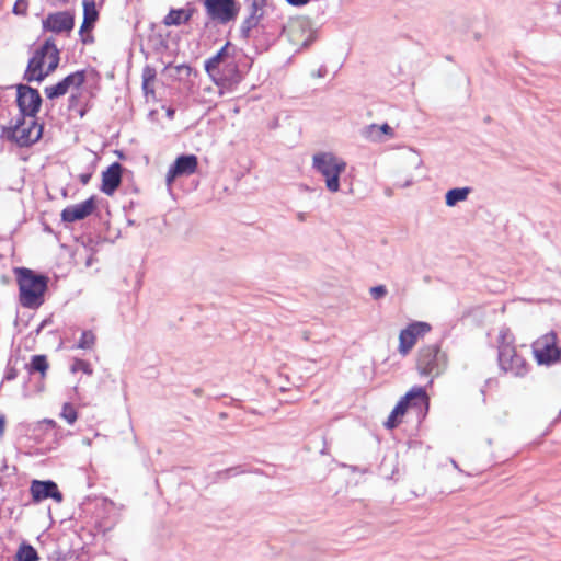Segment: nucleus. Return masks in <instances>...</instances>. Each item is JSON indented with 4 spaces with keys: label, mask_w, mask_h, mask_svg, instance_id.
<instances>
[{
    "label": "nucleus",
    "mask_w": 561,
    "mask_h": 561,
    "mask_svg": "<svg viewBox=\"0 0 561 561\" xmlns=\"http://www.w3.org/2000/svg\"><path fill=\"white\" fill-rule=\"evenodd\" d=\"M20 291V304L24 308L36 309L44 302L48 277L26 267L14 268Z\"/></svg>",
    "instance_id": "1"
},
{
    "label": "nucleus",
    "mask_w": 561,
    "mask_h": 561,
    "mask_svg": "<svg viewBox=\"0 0 561 561\" xmlns=\"http://www.w3.org/2000/svg\"><path fill=\"white\" fill-rule=\"evenodd\" d=\"M312 168L322 175L329 192L340 191V178L346 170V162L342 158L333 152H317L312 157Z\"/></svg>",
    "instance_id": "2"
},
{
    "label": "nucleus",
    "mask_w": 561,
    "mask_h": 561,
    "mask_svg": "<svg viewBox=\"0 0 561 561\" xmlns=\"http://www.w3.org/2000/svg\"><path fill=\"white\" fill-rule=\"evenodd\" d=\"M514 337L508 329H502L499 335V364L502 370L515 377H523L528 370L526 360L516 353Z\"/></svg>",
    "instance_id": "3"
},
{
    "label": "nucleus",
    "mask_w": 561,
    "mask_h": 561,
    "mask_svg": "<svg viewBox=\"0 0 561 561\" xmlns=\"http://www.w3.org/2000/svg\"><path fill=\"white\" fill-rule=\"evenodd\" d=\"M42 129L35 119L26 121L21 116L13 126L3 128L2 137L20 147H28L42 137Z\"/></svg>",
    "instance_id": "4"
},
{
    "label": "nucleus",
    "mask_w": 561,
    "mask_h": 561,
    "mask_svg": "<svg viewBox=\"0 0 561 561\" xmlns=\"http://www.w3.org/2000/svg\"><path fill=\"white\" fill-rule=\"evenodd\" d=\"M447 358L437 345H427L419 351L417 369L421 375L437 377L444 373Z\"/></svg>",
    "instance_id": "5"
},
{
    "label": "nucleus",
    "mask_w": 561,
    "mask_h": 561,
    "mask_svg": "<svg viewBox=\"0 0 561 561\" xmlns=\"http://www.w3.org/2000/svg\"><path fill=\"white\" fill-rule=\"evenodd\" d=\"M557 334L551 331L538 337L531 345L533 354L539 365L550 366L561 358V348L557 344Z\"/></svg>",
    "instance_id": "6"
},
{
    "label": "nucleus",
    "mask_w": 561,
    "mask_h": 561,
    "mask_svg": "<svg viewBox=\"0 0 561 561\" xmlns=\"http://www.w3.org/2000/svg\"><path fill=\"white\" fill-rule=\"evenodd\" d=\"M210 78L219 88V94L224 95L228 92L234 91V89L242 81L243 76L239 70L234 59H232Z\"/></svg>",
    "instance_id": "7"
},
{
    "label": "nucleus",
    "mask_w": 561,
    "mask_h": 561,
    "mask_svg": "<svg viewBox=\"0 0 561 561\" xmlns=\"http://www.w3.org/2000/svg\"><path fill=\"white\" fill-rule=\"evenodd\" d=\"M204 7L211 20L222 24L233 21L239 13V5L234 0H204Z\"/></svg>",
    "instance_id": "8"
},
{
    "label": "nucleus",
    "mask_w": 561,
    "mask_h": 561,
    "mask_svg": "<svg viewBox=\"0 0 561 561\" xmlns=\"http://www.w3.org/2000/svg\"><path fill=\"white\" fill-rule=\"evenodd\" d=\"M16 102L22 117L28 116L31 119H34L39 111L42 98L36 89L20 84L18 87Z\"/></svg>",
    "instance_id": "9"
},
{
    "label": "nucleus",
    "mask_w": 561,
    "mask_h": 561,
    "mask_svg": "<svg viewBox=\"0 0 561 561\" xmlns=\"http://www.w3.org/2000/svg\"><path fill=\"white\" fill-rule=\"evenodd\" d=\"M85 81V72L83 70L72 72L58 83L46 87L44 93L47 99L54 100L67 94L70 89L78 90Z\"/></svg>",
    "instance_id": "10"
},
{
    "label": "nucleus",
    "mask_w": 561,
    "mask_h": 561,
    "mask_svg": "<svg viewBox=\"0 0 561 561\" xmlns=\"http://www.w3.org/2000/svg\"><path fill=\"white\" fill-rule=\"evenodd\" d=\"M431 325L426 322H413L399 334V353L405 356L415 345L417 339L430 332Z\"/></svg>",
    "instance_id": "11"
},
{
    "label": "nucleus",
    "mask_w": 561,
    "mask_h": 561,
    "mask_svg": "<svg viewBox=\"0 0 561 561\" xmlns=\"http://www.w3.org/2000/svg\"><path fill=\"white\" fill-rule=\"evenodd\" d=\"M198 160L195 154L178 157L167 173V183L171 184L179 176H188L196 172Z\"/></svg>",
    "instance_id": "12"
},
{
    "label": "nucleus",
    "mask_w": 561,
    "mask_h": 561,
    "mask_svg": "<svg viewBox=\"0 0 561 561\" xmlns=\"http://www.w3.org/2000/svg\"><path fill=\"white\" fill-rule=\"evenodd\" d=\"M30 492L33 501L36 503L49 497L55 500L57 503H60L64 499L61 492L58 490L57 484L50 480H33L31 482Z\"/></svg>",
    "instance_id": "13"
},
{
    "label": "nucleus",
    "mask_w": 561,
    "mask_h": 561,
    "mask_svg": "<svg viewBox=\"0 0 561 561\" xmlns=\"http://www.w3.org/2000/svg\"><path fill=\"white\" fill-rule=\"evenodd\" d=\"M427 403V396L422 387H413L392 410L393 416L401 419L409 407H421Z\"/></svg>",
    "instance_id": "14"
},
{
    "label": "nucleus",
    "mask_w": 561,
    "mask_h": 561,
    "mask_svg": "<svg viewBox=\"0 0 561 561\" xmlns=\"http://www.w3.org/2000/svg\"><path fill=\"white\" fill-rule=\"evenodd\" d=\"M422 163L421 156L414 150H408L400 154L398 160L399 172L408 175V179L401 184L402 187L410 186L413 183L412 171L419 170Z\"/></svg>",
    "instance_id": "15"
},
{
    "label": "nucleus",
    "mask_w": 561,
    "mask_h": 561,
    "mask_svg": "<svg viewBox=\"0 0 561 561\" xmlns=\"http://www.w3.org/2000/svg\"><path fill=\"white\" fill-rule=\"evenodd\" d=\"M47 77L46 61L43 45L34 53L28 60L24 79L31 81H43Z\"/></svg>",
    "instance_id": "16"
},
{
    "label": "nucleus",
    "mask_w": 561,
    "mask_h": 561,
    "mask_svg": "<svg viewBox=\"0 0 561 561\" xmlns=\"http://www.w3.org/2000/svg\"><path fill=\"white\" fill-rule=\"evenodd\" d=\"M95 208L94 197H90L87 201L66 207L61 211V219L65 222H75L87 218L93 213Z\"/></svg>",
    "instance_id": "17"
},
{
    "label": "nucleus",
    "mask_w": 561,
    "mask_h": 561,
    "mask_svg": "<svg viewBox=\"0 0 561 561\" xmlns=\"http://www.w3.org/2000/svg\"><path fill=\"white\" fill-rule=\"evenodd\" d=\"M73 23V16L69 12L64 11L48 14L43 21V27L53 33H62L71 31Z\"/></svg>",
    "instance_id": "18"
},
{
    "label": "nucleus",
    "mask_w": 561,
    "mask_h": 561,
    "mask_svg": "<svg viewBox=\"0 0 561 561\" xmlns=\"http://www.w3.org/2000/svg\"><path fill=\"white\" fill-rule=\"evenodd\" d=\"M121 182L122 165L118 162H114L102 173L101 191L111 196L121 185Z\"/></svg>",
    "instance_id": "19"
},
{
    "label": "nucleus",
    "mask_w": 561,
    "mask_h": 561,
    "mask_svg": "<svg viewBox=\"0 0 561 561\" xmlns=\"http://www.w3.org/2000/svg\"><path fill=\"white\" fill-rule=\"evenodd\" d=\"M245 2L250 11V14L243 22L241 30L244 36L248 37L249 32L257 25L259 20L263 15L265 0H245Z\"/></svg>",
    "instance_id": "20"
},
{
    "label": "nucleus",
    "mask_w": 561,
    "mask_h": 561,
    "mask_svg": "<svg viewBox=\"0 0 561 561\" xmlns=\"http://www.w3.org/2000/svg\"><path fill=\"white\" fill-rule=\"evenodd\" d=\"M362 136L370 141L380 142L394 137V130L387 123L382 125L370 124L363 128Z\"/></svg>",
    "instance_id": "21"
},
{
    "label": "nucleus",
    "mask_w": 561,
    "mask_h": 561,
    "mask_svg": "<svg viewBox=\"0 0 561 561\" xmlns=\"http://www.w3.org/2000/svg\"><path fill=\"white\" fill-rule=\"evenodd\" d=\"M230 43H226L225 46L213 57L208 58L205 61V70L211 77L214 73H217L222 67L227 65L228 61L233 58L229 54Z\"/></svg>",
    "instance_id": "22"
},
{
    "label": "nucleus",
    "mask_w": 561,
    "mask_h": 561,
    "mask_svg": "<svg viewBox=\"0 0 561 561\" xmlns=\"http://www.w3.org/2000/svg\"><path fill=\"white\" fill-rule=\"evenodd\" d=\"M192 9H172L164 16L163 24L167 26H179L187 23L193 14Z\"/></svg>",
    "instance_id": "23"
},
{
    "label": "nucleus",
    "mask_w": 561,
    "mask_h": 561,
    "mask_svg": "<svg viewBox=\"0 0 561 561\" xmlns=\"http://www.w3.org/2000/svg\"><path fill=\"white\" fill-rule=\"evenodd\" d=\"M47 76L55 71L59 64V50L53 41H46L43 44Z\"/></svg>",
    "instance_id": "24"
},
{
    "label": "nucleus",
    "mask_w": 561,
    "mask_h": 561,
    "mask_svg": "<svg viewBox=\"0 0 561 561\" xmlns=\"http://www.w3.org/2000/svg\"><path fill=\"white\" fill-rule=\"evenodd\" d=\"M471 192L470 187H456L447 191L445 195V203L448 207L455 206L459 202H463L468 198Z\"/></svg>",
    "instance_id": "25"
},
{
    "label": "nucleus",
    "mask_w": 561,
    "mask_h": 561,
    "mask_svg": "<svg viewBox=\"0 0 561 561\" xmlns=\"http://www.w3.org/2000/svg\"><path fill=\"white\" fill-rule=\"evenodd\" d=\"M305 30V23L302 21H294L289 23V25L285 28V33L288 36L289 41L295 45H307V41H300L298 37L299 33Z\"/></svg>",
    "instance_id": "26"
},
{
    "label": "nucleus",
    "mask_w": 561,
    "mask_h": 561,
    "mask_svg": "<svg viewBox=\"0 0 561 561\" xmlns=\"http://www.w3.org/2000/svg\"><path fill=\"white\" fill-rule=\"evenodd\" d=\"M39 559L35 548L28 543H21L14 557V561H37Z\"/></svg>",
    "instance_id": "27"
},
{
    "label": "nucleus",
    "mask_w": 561,
    "mask_h": 561,
    "mask_svg": "<svg viewBox=\"0 0 561 561\" xmlns=\"http://www.w3.org/2000/svg\"><path fill=\"white\" fill-rule=\"evenodd\" d=\"M156 79V70L154 68L150 66H146L142 69V89L145 91V94L148 95L149 93L153 94V88L152 84Z\"/></svg>",
    "instance_id": "28"
},
{
    "label": "nucleus",
    "mask_w": 561,
    "mask_h": 561,
    "mask_svg": "<svg viewBox=\"0 0 561 561\" xmlns=\"http://www.w3.org/2000/svg\"><path fill=\"white\" fill-rule=\"evenodd\" d=\"M83 19L85 24H94L98 20L96 2L95 0H83Z\"/></svg>",
    "instance_id": "29"
},
{
    "label": "nucleus",
    "mask_w": 561,
    "mask_h": 561,
    "mask_svg": "<svg viewBox=\"0 0 561 561\" xmlns=\"http://www.w3.org/2000/svg\"><path fill=\"white\" fill-rule=\"evenodd\" d=\"M47 368H48V363H47L46 356L35 355L32 357V360L30 364L31 373L38 371L42 374V376H44Z\"/></svg>",
    "instance_id": "30"
},
{
    "label": "nucleus",
    "mask_w": 561,
    "mask_h": 561,
    "mask_svg": "<svg viewBox=\"0 0 561 561\" xmlns=\"http://www.w3.org/2000/svg\"><path fill=\"white\" fill-rule=\"evenodd\" d=\"M95 344V335L92 331H83L78 342V348L91 350Z\"/></svg>",
    "instance_id": "31"
},
{
    "label": "nucleus",
    "mask_w": 561,
    "mask_h": 561,
    "mask_svg": "<svg viewBox=\"0 0 561 561\" xmlns=\"http://www.w3.org/2000/svg\"><path fill=\"white\" fill-rule=\"evenodd\" d=\"M61 417L67 421L68 424H73L77 421V411L70 403H65L61 411Z\"/></svg>",
    "instance_id": "32"
},
{
    "label": "nucleus",
    "mask_w": 561,
    "mask_h": 561,
    "mask_svg": "<svg viewBox=\"0 0 561 561\" xmlns=\"http://www.w3.org/2000/svg\"><path fill=\"white\" fill-rule=\"evenodd\" d=\"M71 371H82L87 375H92L93 373L91 365L83 359H76L71 366Z\"/></svg>",
    "instance_id": "33"
},
{
    "label": "nucleus",
    "mask_w": 561,
    "mask_h": 561,
    "mask_svg": "<svg viewBox=\"0 0 561 561\" xmlns=\"http://www.w3.org/2000/svg\"><path fill=\"white\" fill-rule=\"evenodd\" d=\"M369 293L374 299L378 300V299L383 298L388 294V290L385 285H378V286L371 287L369 289Z\"/></svg>",
    "instance_id": "34"
},
{
    "label": "nucleus",
    "mask_w": 561,
    "mask_h": 561,
    "mask_svg": "<svg viewBox=\"0 0 561 561\" xmlns=\"http://www.w3.org/2000/svg\"><path fill=\"white\" fill-rule=\"evenodd\" d=\"M27 1L26 0H18L13 7V12L15 14H25L27 10Z\"/></svg>",
    "instance_id": "35"
},
{
    "label": "nucleus",
    "mask_w": 561,
    "mask_h": 561,
    "mask_svg": "<svg viewBox=\"0 0 561 561\" xmlns=\"http://www.w3.org/2000/svg\"><path fill=\"white\" fill-rule=\"evenodd\" d=\"M400 423V419L398 416H393L391 412L388 420L385 422V426L387 428H394Z\"/></svg>",
    "instance_id": "36"
},
{
    "label": "nucleus",
    "mask_w": 561,
    "mask_h": 561,
    "mask_svg": "<svg viewBox=\"0 0 561 561\" xmlns=\"http://www.w3.org/2000/svg\"><path fill=\"white\" fill-rule=\"evenodd\" d=\"M289 4L300 7L307 4L310 0H286Z\"/></svg>",
    "instance_id": "37"
},
{
    "label": "nucleus",
    "mask_w": 561,
    "mask_h": 561,
    "mask_svg": "<svg viewBox=\"0 0 561 561\" xmlns=\"http://www.w3.org/2000/svg\"><path fill=\"white\" fill-rule=\"evenodd\" d=\"M90 179H91V174H88V173L80 174V182L83 185H87L89 183Z\"/></svg>",
    "instance_id": "38"
},
{
    "label": "nucleus",
    "mask_w": 561,
    "mask_h": 561,
    "mask_svg": "<svg viewBox=\"0 0 561 561\" xmlns=\"http://www.w3.org/2000/svg\"><path fill=\"white\" fill-rule=\"evenodd\" d=\"M93 27V24H85V20L83 19L82 25L80 27V33L82 34L85 31H90Z\"/></svg>",
    "instance_id": "39"
},
{
    "label": "nucleus",
    "mask_w": 561,
    "mask_h": 561,
    "mask_svg": "<svg viewBox=\"0 0 561 561\" xmlns=\"http://www.w3.org/2000/svg\"><path fill=\"white\" fill-rule=\"evenodd\" d=\"M77 95L72 94L69 99V108H72L73 107V104H76V101H77Z\"/></svg>",
    "instance_id": "40"
},
{
    "label": "nucleus",
    "mask_w": 561,
    "mask_h": 561,
    "mask_svg": "<svg viewBox=\"0 0 561 561\" xmlns=\"http://www.w3.org/2000/svg\"><path fill=\"white\" fill-rule=\"evenodd\" d=\"M4 427V421L2 417H0V434H2Z\"/></svg>",
    "instance_id": "41"
},
{
    "label": "nucleus",
    "mask_w": 561,
    "mask_h": 561,
    "mask_svg": "<svg viewBox=\"0 0 561 561\" xmlns=\"http://www.w3.org/2000/svg\"><path fill=\"white\" fill-rule=\"evenodd\" d=\"M167 114H168V116H169L170 118H172V117H173V115H174V111H173V110H169Z\"/></svg>",
    "instance_id": "42"
},
{
    "label": "nucleus",
    "mask_w": 561,
    "mask_h": 561,
    "mask_svg": "<svg viewBox=\"0 0 561 561\" xmlns=\"http://www.w3.org/2000/svg\"><path fill=\"white\" fill-rule=\"evenodd\" d=\"M558 12L561 14V2L558 4Z\"/></svg>",
    "instance_id": "43"
}]
</instances>
